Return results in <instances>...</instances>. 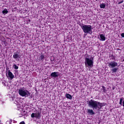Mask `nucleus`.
<instances>
[{"instance_id": "1", "label": "nucleus", "mask_w": 124, "mask_h": 124, "mask_svg": "<svg viewBox=\"0 0 124 124\" xmlns=\"http://www.w3.org/2000/svg\"><path fill=\"white\" fill-rule=\"evenodd\" d=\"M87 103L89 107L92 108L93 110H100L103 106H105V103H100L93 99L88 101Z\"/></svg>"}, {"instance_id": "2", "label": "nucleus", "mask_w": 124, "mask_h": 124, "mask_svg": "<svg viewBox=\"0 0 124 124\" xmlns=\"http://www.w3.org/2000/svg\"><path fill=\"white\" fill-rule=\"evenodd\" d=\"M80 27L84 33H89V34H92L93 27L91 25L82 24L80 25Z\"/></svg>"}, {"instance_id": "3", "label": "nucleus", "mask_w": 124, "mask_h": 124, "mask_svg": "<svg viewBox=\"0 0 124 124\" xmlns=\"http://www.w3.org/2000/svg\"><path fill=\"white\" fill-rule=\"evenodd\" d=\"M85 67H88V68H92L93 66V58H85Z\"/></svg>"}, {"instance_id": "4", "label": "nucleus", "mask_w": 124, "mask_h": 124, "mask_svg": "<svg viewBox=\"0 0 124 124\" xmlns=\"http://www.w3.org/2000/svg\"><path fill=\"white\" fill-rule=\"evenodd\" d=\"M18 93L19 95L23 97H28L31 94L30 92L25 87L20 88L18 90Z\"/></svg>"}, {"instance_id": "5", "label": "nucleus", "mask_w": 124, "mask_h": 124, "mask_svg": "<svg viewBox=\"0 0 124 124\" xmlns=\"http://www.w3.org/2000/svg\"><path fill=\"white\" fill-rule=\"evenodd\" d=\"M108 66L110 68H114L116 67V66H118V63L115 61H111L110 62H108Z\"/></svg>"}, {"instance_id": "6", "label": "nucleus", "mask_w": 124, "mask_h": 124, "mask_svg": "<svg viewBox=\"0 0 124 124\" xmlns=\"http://www.w3.org/2000/svg\"><path fill=\"white\" fill-rule=\"evenodd\" d=\"M11 99H12L13 101L14 102V104H16V105H18V106L21 105V103L20 102V98L17 97H12Z\"/></svg>"}, {"instance_id": "7", "label": "nucleus", "mask_w": 124, "mask_h": 124, "mask_svg": "<svg viewBox=\"0 0 124 124\" xmlns=\"http://www.w3.org/2000/svg\"><path fill=\"white\" fill-rule=\"evenodd\" d=\"M6 76L8 78V79H11V80H12L13 78H14V75L10 71V70L8 71V74L6 75Z\"/></svg>"}, {"instance_id": "8", "label": "nucleus", "mask_w": 124, "mask_h": 124, "mask_svg": "<svg viewBox=\"0 0 124 124\" xmlns=\"http://www.w3.org/2000/svg\"><path fill=\"white\" fill-rule=\"evenodd\" d=\"M31 118H36L39 119L40 118V112H37L36 113H32L31 114Z\"/></svg>"}, {"instance_id": "9", "label": "nucleus", "mask_w": 124, "mask_h": 124, "mask_svg": "<svg viewBox=\"0 0 124 124\" xmlns=\"http://www.w3.org/2000/svg\"><path fill=\"white\" fill-rule=\"evenodd\" d=\"M51 77H54V78H57V77H59V72H52L50 74Z\"/></svg>"}, {"instance_id": "10", "label": "nucleus", "mask_w": 124, "mask_h": 124, "mask_svg": "<svg viewBox=\"0 0 124 124\" xmlns=\"http://www.w3.org/2000/svg\"><path fill=\"white\" fill-rule=\"evenodd\" d=\"M87 113L89 115H95V112L94 111H93V109H87Z\"/></svg>"}, {"instance_id": "11", "label": "nucleus", "mask_w": 124, "mask_h": 124, "mask_svg": "<svg viewBox=\"0 0 124 124\" xmlns=\"http://www.w3.org/2000/svg\"><path fill=\"white\" fill-rule=\"evenodd\" d=\"M13 57L14 59H15L16 60H18V59H20V58H21V56L16 53H15Z\"/></svg>"}, {"instance_id": "12", "label": "nucleus", "mask_w": 124, "mask_h": 124, "mask_svg": "<svg viewBox=\"0 0 124 124\" xmlns=\"http://www.w3.org/2000/svg\"><path fill=\"white\" fill-rule=\"evenodd\" d=\"M100 40L101 41H105L106 40V38H105V35L103 34H101L100 35Z\"/></svg>"}, {"instance_id": "13", "label": "nucleus", "mask_w": 124, "mask_h": 124, "mask_svg": "<svg viewBox=\"0 0 124 124\" xmlns=\"http://www.w3.org/2000/svg\"><path fill=\"white\" fill-rule=\"evenodd\" d=\"M65 96L66 98H68V99H72V96H71V95H70V94L66 93Z\"/></svg>"}, {"instance_id": "14", "label": "nucleus", "mask_w": 124, "mask_h": 124, "mask_svg": "<svg viewBox=\"0 0 124 124\" xmlns=\"http://www.w3.org/2000/svg\"><path fill=\"white\" fill-rule=\"evenodd\" d=\"M45 58V56H44V55L42 54L40 57H39V60L40 61H42V62H43V61H44V58Z\"/></svg>"}, {"instance_id": "15", "label": "nucleus", "mask_w": 124, "mask_h": 124, "mask_svg": "<svg viewBox=\"0 0 124 124\" xmlns=\"http://www.w3.org/2000/svg\"><path fill=\"white\" fill-rule=\"evenodd\" d=\"M111 71H112V73H116V72L118 71V68L115 67L113 68V69L111 70Z\"/></svg>"}, {"instance_id": "16", "label": "nucleus", "mask_w": 124, "mask_h": 124, "mask_svg": "<svg viewBox=\"0 0 124 124\" xmlns=\"http://www.w3.org/2000/svg\"><path fill=\"white\" fill-rule=\"evenodd\" d=\"M100 8H105V7H106V5H105V4L102 3V4H101L100 5Z\"/></svg>"}, {"instance_id": "17", "label": "nucleus", "mask_w": 124, "mask_h": 124, "mask_svg": "<svg viewBox=\"0 0 124 124\" xmlns=\"http://www.w3.org/2000/svg\"><path fill=\"white\" fill-rule=\"evenodd\" d=\"M2 13L3 14H7L8 13V11H7V9H4L3 11H2Z\"/></svg>"}, {"instance_id": "18", "label": "nucleus", "mask_w": 124, "mask_h": 124, "mask_svg": "<svg viewBox=\"0 0 124 124\" xmlns=\"http://www.w3.org/2000/svg\"><path fill=\"white\" fill-rule=\"evenodd\" d=\"M123 100H124V98H121L120 100V102H119L120 105H123Z\"/></svg>"}, {"instance_id": "19", "label": "nucleus", "mask_w": 124, "mask_h": 124, "mask_svg": "<svg viewBox=\"0 0 124 124\" xmlns=\"http://www.w3.org/2000/svg\"><path fill=\"white\" fill-rule=\"evenodd\" d=\"M13 67L15 68V69H18L19 68V67L17 66L16 64H13Z\"/></svg>"}, {"instance_id": "20", "label": "nucleus", "mask_w": 124, "mask_h": 124, "mask_svg": "<svg viewBox=\"0 0 124 124\" xmlns=\"http://www.w3.org/2000/svg\"><path fill=\"white\" fill-rule=\"evenodd\" d=\"M121 36H122V37H124V33H122L121 34Z\"/></svg>"}, {"instance_id": "21", "label": "nucleus", "mask_w": 124, "mask_h": 124, "mask_svg": "<svg viewBox=\"0 0 124 124\" xmlns=\"http://www.w3.org/2000/svg\"><path fill=\"white\" fill-rule=\"evenodd\" d=\"M20 124H25V122L24 121L21 122Z\"/></svg>"}, {"instance_id": "22", "label": "nucleus", "mask_w": 124, "mask_h": 124, "mask_svg": "<svg viewBox=\"0 0 124 124\" xmlns=\"http://www.w3.org/2000/svg\"><path fill=\"white\" fill-rule=\"evenodd\" d=\"M123 107H124V101H123Z\"/></svg>"}, {"instance_id": "23", "label": "nucleus", "mask_w": 124, "mask_h": 124, "mask_svg": "<svg viewBox=\"0 0 124 124\" xmlns=\"http://www.w3.org/2000/svg\"><path fill=\"white\" fill-rule=\"evenodd\" d=\"M86 35H87V34H84V37H85V36H86Z\"/></svg>"}, {"instance_id": "24", "label": "nucleus", "mask_w": 124, "mask_h": 124, "mask_svg": "<svg viewBox=\"0 0 124 124\" xmlns=\"http://www.w3.org/2000/svg\"><path fill=\"white\" fill-rule=\"evenodd\" d=\"M30 85H31V83L28 84V86H30Z\"/></svg>"}, {"instance_id": "25", "label": "nucleus", "mask_w": 124, "mask_h": 124, "mask_svg": "<svg viewBox=\"0 0 124 124\" xmlns=\"http://www.w3.org/2000/svg\"><path fill=\"white\" fill-rule=\"evenodd\" d=\"M30 85H31V83L28 84V86H30Z\"/></svg>"}, {"instance_id": "26", "label": "nucleus", "mask_w": 124, "mask_h": 124, "mask_svg": "<svg viewBox=\"0 0 124 124\" xmlns=\"http://www.w3.org/2000/svg\"><path fill=\"white\" fill-rule=\"evenodd\" d=\"M119 3H122V2H120Z\"/></svg>"}]
</instances>
